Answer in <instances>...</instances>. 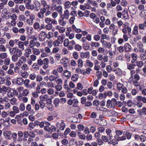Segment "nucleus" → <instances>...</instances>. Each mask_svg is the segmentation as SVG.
<instances>
[{
  "label": "nucleus",
  "mask_w": 146,
  "mask_h": 146,
  "mask_svg": "<svg viewBox=\"0 0 146 146\" xmlns=\"http://www.w3.org/2000/svg\"><path fill=\"white\" fill-rule=\"evenodd\" d=\"M37 63L40 66L43 65V68L46 70L48 67L49 60L47 58H45L43 59L40 58L38 59Z\"/></svg>",
  "instance_id": "nucleus-1"
},
{
  "label": "nucleus",
  "mask_w": 146,
  "mask_h": 146,
  "mask_svg": "<svg viewBox=\"0 0 146 146\" xmlns=\"http://www.w3.org/2000/svg\"><path fill=\"white\" fill-rule=\"evenodd\" d=\"M115 133L116 135L115 136L114 138L117 141H123L125 140L126 138L125 136H123L121 137H119V136L121 135L122 134V132L121 131L117 130L115 131Z\"/></svg>",
  "instance_id": "nucleus-2"
},
{
  "label": "nucleus",
  "mask_w": 146,
  "mask_h": 146,
  "mask_svg": "<svg viewBox=\"0 0 146 146\" xmlns=\"http://www.w3.org/2000/svg\"><path fill=\"white\" fill-rule=\"evenodd\" d=\"M25 86L28 88L33 89L34 88L36 84L35 82H32L30 84V80L27 79L25 80L24 81V83Z\"/></svg>",
  "instance_id": "nucleus-3"
},
{
  "label": "nucleus",
  "mask_w": 146,
  "mask_h": 146,
  "mask_svg": "<svg viewBox=\"0 0 146 146\" xmlns=\"http://www.w3.org/2000/svg\"><path fill=\"white\" fill-rule=\"evenodd\" d=\"M44 21L47 24H53L56 25L57 24V21L54 19H52L50 18L46 17L44 19Z\"/></svg>",
  "instance_id": "nucleus-4"
},
{
  "label": "nucleus",
  "mask_w": 146,
  "mask_h": 146,
  "mask_svg": "<svg viewBox=\"0 0 146 146\" xmlns=\"http://www.w3.org/2000/svg\"><path fill=\"white\" fill-rule=\"evenodd\" d=\"M128 9L129 12L133 15H135L137 11V7L134 5L130 6L128 8Z\"/></svg>",
  "instance_id": "nucleus-5"
},
{
  "label": "nucleus",
  "mask_w": 146,
  "mask_h": 146,
  "mask_svg": "<svg viewBox=\"0 0 146 146\" xmlns=\"http://www.w3.org/2000/svg\"><path fill=\"white\" fill-rule=\"evenodd\" d=\"M46 12V9H40L39 12L37 13V17L40 19H43L44 17V14Z\"/></svg>",
  "instance_id": "nucleus-6"
},
{
  "label": "nucleus",
  "mask_w": 146,
  "mask_h": 146,
  "mask_svg": "<svg viewBox=\"0 0 146 146\" xmlns=\"http://www.w3.org/2000/svg\"><path fill=\"white\" fill-rule=\"evenodd\" d=\"M137 111L140 116L142 115H146V108H143L142 109H138Z\"/></svg>",
  "instance_id": "nucleus-7"
},
{
  "label": "nucleus",
  "mask_w": 146,
  "mask_h": 146,
  "mask_svg": "<svg viewBox=\"0 0 146 146\" xmlns=\"http://www.w3.org/2000/svg\"><path fill=\"white\" fill-rule=\"evenodd\" d=\"M35 18V16L34 15H31L30 16L29 19L27 20V24L30 25H32L33 23V21Z\"/></svg>",
  "instance_id": "nucleus-8"
},
{
  "label": "nucleus",
  "mask_w": 146,
  "mask_h": 146,
  "mask_svg": "<svg viewBox=\"0 0 146 146\" xmlns=\"http://www.w3.org/2000/svg\"><path fill=\"white\" fill-rule=\"evenodd\" d=\"M3 134L6 139L9 140L11 139V131L4 132Z\"/></svg>",
  "instance_id": "nucleus-9"
},
{
  "label": "nucleus",
  "mask_w": 146,
  "mask_h": 146,
  "mask_svg": "<svg viewBox=\"0 0 146 146\" xmlns=\"http://www.w3.org/2000/svg\"><path fill=\"white\" fill-rule=\"evenodd\" d=\"M64 18L61 17L59 19L58 22L59 24L63 26H64L66 24V21L64 20Z\"/></svg>",
  "instance_id": "nucleus-10"
},
{
  "label": "nucleus",
  "mask_w": 146,
  "mask_h": 146,
  "mask_svg": "<svg viewBox=\"0 0 146 146\" xmlns=\"http://www.w3.org/2000/svg\"><path fill=\"white\" fill-rule=\"evenodd\" d=\"M106 133L109 138L111 140L113 138V135L111 133V131L110 129H107L106 130Z\"/></svg>",
  "instance_id": "nucleus-11"
},
{
  "label": "nucleus",
  "mask_w": 146,
  "mask_h": 146,
  "mask_svg": "<svg viewBox=\"0 0 146 146\" xmlns=\"http://www.w3.org/2000/svg\"><path fill=\"white\" fill-rule=\"evenodd\" d=\"M124 47L126 52L130 51L131 49V46L128 43H126L124 44Z\"/></svg>",
  "instance_id": "nucleus-12"
},
{
  "label": "nucleus",
  "mask_w": 146,
  "mask_h": 146,
  "mask_svg": "<svg viewBox=\"0 0 146 146\" xmlns=\"http://www.w3.org/2000/svg\"><path fill=\"white\" fill-rule=\"evenodd\" d=\"M123 17L125 19H128L129 17L127 10L125 8L122 12Z\"/></svg>",
  "instance_id": "nucleus-13"
},
{
  "label": "nucleus",
  "mask_w": 146,
  "mask_h": 146,
  "mask_svg": "<svg viewBox=\"0 0 146 146\" xmlns=\"http://www.w3.org/2000/svg\"><path fill=\"white\" fill-rule=\"evenodd\" d=\"M137 47L138 48L139 52H143L144 51V49L143 48V44L141 42H139L137 44Z\"/></svg>",
  "instance_id": "nucleus-14"
},
{
  "label": "nucleus",
  "mask_w": 146,
  "mask_h": 146,
  "mask_svg": "<svg viewBox=\"0 0 146 146\" xmlns=\"http://www.w3.org/2000/svg\"><path fill=\"white\" fill-rule=\"evenodd\" d=\"M70 15V14L68 10L67 9L64 11L63 17L66 19H68L69 18Z\"/></svg>",
  "instance_id": "nucleus-15"
},
{
  "label": "nucleus",
  "mask_w": 146,
  "mask_h": 146,
  "mask_svg": "<svg viewBox=\"0 0 146 146\" xmlns=\"http://www.w3.org/2000/svg\"><path fill=\"white\" fill-rule=\"evenodd\" d=\"M137 100L139 102L142 101L143 103H146V98L143 97L141 96H138L137 97Z\"/></svg>",
  "instance_id": "nucleus-16"
},
{
  "label": "nucleus",
  "mask_w": 146,
  "mask_h": 146,
  "mask_svg": "<svg viewBox=\"0 0 146 146\" xmlns=\"http://www.w3.org/2000/svg\"><path fill=\"white\" fill-rule=\"evenodd\" d=\"M24 81L23 79L22 78H17L16 83L19 85H22L23 84Z\"/></svg>",
  "instance_id": "nucleus-17"
},
{
  "label": "nucleus",
  "mask_w": 146,
  "mask_h": 146,
  "mask_svg": "<svg viewBox=\"0 0 146 146\" xmlns=\"http://www.w3.org/2000/svg\"><path fill=\"white\" fill-rule=\"evenodd\" d=\"M138 27L137 25H135L132 31V33L133 35L137 36L138 35Z\"/></svg>",
  "instance_id": "nucleus-18"
},
{
  "label": "nucleus",
  "mask_w": 146,
  "mask_h": 146,
  "mask_svg": "<svg viewBox=\"0 0 146 146\" xmlns=\"http://www.w3.org/2000/svg\"><path fill=\"white\" fill-rule=\"evenodd\" d=\"M22 52L21 50L19 49L17 47L15 53L14 54L19 57L21 56L22 55Z\"/></svg>",
  "instance_id": "nucleus-19"
},
{
  "label": "nucleus",
  "mask_w": 146,
  "mask_h": 146,
  "mask_svg": "<svg viewBox=\"0 0 146 146\" xmlns=\"http://www.w3.org/2000/svg\"><path fill=\"white\" fill-rule=\"evenodd\" d=\"M123 135L126 137L127 139H129L131 137L132 134L127 131H124L123 133Z\"/></svg>",
  "instance_id": "nucleus-20"
},
{
  "label": "nucleus",
  "mask_w": 146,
  "mask_h": 146,
  "mask_svg": "<svg viewBox=\"0 0 146 146\" xmlns=\"http://www.w3.org/2000/svg\"><path fill=\"white\" fill-rule=\"evenodd\" d=\"M48 96V95L41 96L40 98V101L43 102H46Z\"/></svg>",
  "instance_id": "nucleus-21"
},
{
  "label": "nucleus",
  "mask_w": 146,
  "mask_h": 146,
  "mask_svg": "<svg viewBox=\"0 0 146 146\" xmlns=\"http://www.w3.org/2000/svg\"><path fill=\"white\" fill-rule=\"evenodd\" d=\"M103 45L105 48H108L109 49L110 48L111 46V43L109 42H106L104 43H103Z\"/></svg>",
  "instance_id": "nucleus-22"
},
{
  "label": "nucleus",
  "mask_w": 146,
  "mask_h": 146,
  "mask_svg": "<svg viewBox=\"0 0 146 146\" xmlns=\"http://www.w3.org/2000/svg\"><path fill=\"white\" fill-rule=\"evenodd\" d=\"M34 106H31V105L28 104L26 107V109L29 112H32L33 111Z\"/></svg>",
  "instance_id": "nucleus-23"
},
{
  "label": "nucleus",
  "mask_w": 146,
  "mask_h": 146,
  "mask_svg": "<svg viewBox=\"0 0 146 146\" xmlns=\"http://www.w3.org/2000/svg\"><path fill=\"white\" fill-rule=\"evenodd\" d=\"M136 66L139 68H141L143 65V63L142 61H136Z\"/></svg>",
  "instance_id": "nucleus-24"
},
{
  "label": "nucleus",
  "mask_w": 146,
  "mask_h": 146,
  "mask_svg": "<svg viewBox=\"0 0 146 146\" xmlns=\"http://www.w3.org/2000/svg\"><path fill=\"white\" fill-rule=\"evenodd\" d=\"M56 29L58 30L59 32L60 33H63L64 32L65 29L64 27H61L59 25L56 27Z\"/></svg>",
  "instance_id": "nucleus-25"
},
{
  "label": "nucleus",
  "mask_w": 146,
  "mask_h": 146,
  "mask_svg": "<svg viewBox=\"0 0 146 146\" xmlns=\"http://www.w3.org/2000/svg\"><path fill=\"white\" fill-rule=\"evenodd\" d=\"M135 64L132 63L127 64V68L129 70H131L134 68Z\"/></svg>",
  "instance_id": "nucleus-26"
},
{
  "label": "nucleus",
  "mask_w": 146,
  "mask_h": 146,
  "mask_svg": "<svg viewBox=\"0 0 146 146\" xmlns=\"http://www.w3.org/2000/svg\"><path fill=\"white\" fill-rule=\"evenodd\" d=\"M33 27L35 30H40V24L38 22L35 23L33 24Z\"/></svg>",
  "instance_id": "nucleus-27"
},
{
  "label": "nucleus",
  "mask_w": 146,
  "mask_h": 146,
  "mask_svg": "<svg viewBox=\"0 0 146 146\" xmlns=\"http://www.w3.org/2000/svg\"><path fill=\"white\" fill-rule=\"evenodd\" d=\"M56 124L57 125L60 124V130H63L64 129L65 127V124L63 122H61L60 124L59 122H58Z\"/></svg>",
  "instance_id": "nucleus-28"
},
{
  "label": "nucleus",
  "mask_w": 146,
  "mask_h": 146,
  "mask_svg": "<svg viewBox=\"0 0 146 146\" xmlns=\"http://www.w3.org/2000/svg\"><path fill=\"white\" fill-rule=\"evenodd\" d=\"M113 106L110 100H108L107 101L106 106L108 108H111L112 107H113Z\"/></svg>",
  "instance_id": "nucleus-29"
},
{
  "label": "nucleus",
  "mask_w": 146,
  "mask_h": 146,
  "mask_svg": "<svg viewBox=\"0 0 146 146\" xmlns=\"http://www.w3.org/2000/svg\"><path fill=\"white\" fill-rule=\"evenodd\" d=\"M90 45L92 47H94L96 48L98 47L100 45V43L99 42H91Z\"/></svg>",
  "instance_id": "nucleus-30"
},
{
  "label": "nucleus",
  "mask_w": 146,
  "mask_h": 146,
  "mask_svg": "<svg viewBox=\"0 0 146 146\" xmlns=\"http://www.w3.org/2000/svg\"><path fill=\"white\" fill-rule=\"evenodd\" d=\"M89 53L88 52H81L80 54V56L82 58H87L89 56Z\"/></svg>",
  "instance_id": "nucleus-31"
},
{
  "label": "nucleus",
  "mask_w": 146,
  "mask_h": 146,
  "mask_svg": "<svg viewBox=\"0 0 146 146\" xmlns=\"http://www.w3.org/2000/svg\"><path fill=\"white\" fill-rule=\"evenodd\" d=\"M63 74L64 76L68 78H69L71 76L70 73L67 70L64 71Z\"/></svg>",
  "instance_id": "nucleus-32"
},
{
  "label": "nucleus",
  "mask_w": 146,
  "mask_h": 146,
  "mask_svg": "<svg viewBox=\"0 0 146 146\" xmlns=\"http://www.w3.org/2000/svg\"><path fill=\"white\" fill-rule=\"evenodd\" d=\"M35 42L34 40H31L30 42L29 45V48H33L35 46Z\"/></svg>",
  "instance_id": "nucleus-33"
},
{
  "label": "nucleus",
  "mask_w": 146,
  "mask_h": 146,
  "mask_svg": "<svg viewBox=\"0 0 146 146\" xmlns=\"http://www.w3.org/2000/svg\"><path fill=\"white\" fill-rule=\"evenodd\" d=\"M40 66L37 63H34L32 66L33 68L35 70H38L40 69Z\"/></svg>",
  "instance_id": "nucleus-34"
},
{
  "label": "nucleus",
  "mask_w": 146,
  "mask_h": 146,
  "mask_svg": "<svg viewBox=\"0 0 146 146\" xmlns=\"http://www.w3.org/2000/svg\"><path fill=\"white\" fill-rule=\"evenodd\" d=\"M54 36V34L53 33L51 32H49L48 33V34H47V35H46L45 36V38H46L48 39H50L52 38Z\"/></svg>",
  "instance_id": "nucleus-35"
},
{
  "label": "nucleus",
  "mask_w": 146,
  "mask_h": 146,
  "mask_svg": "<svg viewBox=\"0 0 146 146\" xmlns=\"http://www.w3.org/2000/svg\"><path fill=\"white\" fill-rule=\"evenodd\" d=\"M9 51L10 53L14 54L16 50L17 47H15L14 48H11V47H8Z\"/></svg>",
  "instance_id": "nucleus-36"
},
{
  "label": "nucleus",
  "mask_w": 146,
  "mask_h": 146,
  "mask_svg": "<svg viewBox=\"0 0 146 146\" xmlns=\"http://www.w3.org/2000/svg\"><path fill=\"white\" fill-rule=\"evenodd\" d=\"M27 60L26 58L24 56H21L19 59V61L22 63L23 64Z\"/></svg>",
  "instance_id": "nucleus-37"
},
{
  "label": "nucleus",
  "mask_w": 146,
  "mask_h": 146,
  "mask_svg": "<svg viewBox=\"0 0 146 146\" xmlns=\"http://www.w3.org/2000/svg\"><path fill=\"white\" fill-rule=\"evenodd\" d=\"M52 24H47L45 26V29L46 30L49 31L53 27Z\"/></svg>",
  "instance_id": "nucleus-38"
},
{
  "label": "nucleus",
  "mask_w": 146,
  "mask_h": 146,
  "mask_svg": "<svg viewBox=\"0 0 146 146\" xmlns=\"http://www.w3.org/2000/svg\"><path fill=\"white\" fill-rule=\"evenodd\" d=\"M33 52L35 54L38 55L40 54V51L37 48H34L33 50Z\"/></svg>",
  "instance_id": "nucleus-39"
},
{
  "label": "nucleus",
  "mask_w": 146,
  "mask_h": 146,
  "mask_svg": "<svg viewBox=\"0 0 146 146\" xmlns=\"http://www.w3.org/2000/svg\"><path fill=\"white\" fill-rule=\"evenodd\" d=\"M41 3L43 5V7L40 9H46V10H47L48 8L47 7H46V6H47V4L46 2L44 0L43 1H41Z\"/></svg>",
  "instance_id": "nucleus-40"
},
{
  "label": "nucleus",
  "mask_w": 146,
  "mask_h": 146,
  "mask_svg": "<svg viewBox=\"0 0 146 146\" xmlns=\"http://www.w3.org/2000/svg\"><path fill=\"white\" fill-rule=\"evenodd\" d=\"M140 140L142 142H145L146 141V134H144L140 135Z\"/></svg>",
  "instance_id": "nucleus-41"
},
{
  "label": "nucleus",
  "mask_w": 146,
  "mask_h": 146,
  "mask_svg": "<svg viewBox=\"0 0 146 146\" xmlns=\"http://www.w3.org/2000/svg\"><path fill=\"white\" fill-rule=\"evenodd\" d=\"M26 7L28 9L33 10L35 8V6L33 4H29L28 5H26Z\"/></svg>",
  "instance_id": "nucleus-42"
},
{
  "label": "nucleus",
  "mask_w": 146,
  "mask_h": 146,
  "mask_svg": "<svg viewBox=\"0 0 146 146\" xmlns=\"http://www.w3.org/2000/svg\"><path fill=\"white\" fill-rule=\"evenodd\" d=\"M10 59L9 58H6L4 60V63L5 65H8L10 63Z\"/></svg>",
  "instance_id": "nucleus-43"
},
{
  "label": "nucleus",
  "mask_w": 146,
  "mask_h": 146,
  "mask_svg": "<svg viewBox=\"0 0 146 146\" xmlns=\"http://www.w3.org/2000/svg\"><path fill=\"white\" fill-rule=\"evenodd\" d=\"M117 88L118 90H121L123 85L120 83H118L117 84Z\"/></svg>",
  "instance_id": "nucleus-44"
},
{
  "label": "nucleus",
  "mask_w": 146,
  "mask_h": 146,
  "mask_svg": "<svg viewBox=\"0 0 146 146\" xmlns=\"http://www.w3.org/2000/svg\"><path fill=\"white\" fill-rule=\"evenodd\" d=\"M47 35V33L44 31H42L39 34V36L43 38Z\"/></svg>",
  "instance_id": "nucleus-45"
},
{
  "label": "nucleus",
  "mask_w": 146,
  "mask_h": 146,
  "mask_svg": "<svg viewBox=\"0 0 146 146\" xmlns=\"http://www.w3.org/2000/svg\"><path fill=\"white\" fill-rule=\"evenodd\" d=\"M57 76L55 77L53 75H51L49 76L48 78L49 80L51 81H53L54 80L56 81V80L57 78Z\"/></svg>",
  "instance_id": "nucleus-46"
},
{
  "label": "nucleus",
  "mask_w": 146,
  "mask_h": 146,
  "mask_svg": "<svg viewBox=\"0 0 146 146\" xmlns=\"http://www.w3.org/2000/svg\"><path fill=\"white\" fill-rule=\"evenodd\" d=\"M17 99L15 98H13L10 100V103L13 105L16 104L17 103Z\"/></svg>",
  "instance_id": "nucleus-47"
},
{
  "label": "nucleus",
  "mask_w": 146,
  "mask_h": 146,
  "mask_svg": "<svg viewBox=\"0 0 146 146\" xmlns=\"http://www.w3.org/2000/svg\"><path fill=\"white\" fill-rule=\"evenodd\" d=\"M60 100L58 98H56L54 101V104L55 107H58L60 102Z\"/></svg>",
  "instance_id": "nucleus-48"
},
{
  "label": "nucleus",
  "mask_w": 146,
  "mask_h": 146,
  "mask_svg": "<svg viewBox=\"0 0 146 146\" xmlns=\"http://www.w3.org/2000/svg\"><path fill=\"white\" fill-rule=\"evenodd\" d=\"M24 43L23 42L19 41L18 43V46L19 48L23 50L24 49Z\"/></svg>",
  "instance_id": "nucleus-49"
},
{
  "label": "nucleus",
  "mask_w": 146,
  "mask_h": 146,
  "mask_svg": "<svg viewBox=\"0 0 146 146\" xmlns=\"http://www.w3.org/2000/svg\"><path fill=\"white\" fill-rule=\"evenodd\" d=\"M140 57L141 60H146V54L145 53L141 54Z\"/></svg>",
  "instance_id": "nucleus-50"
},
{
  "label": "nucleus",
  "mask_w": 146,
  "mask_h": 146,
  "mask_svg": "<svg viewBox=\"0 0 146 146\" xmlns=\"http://www.w3.org/2000/svg\"><path fill=\"white\" fill-rule=\"evenodd\" d=\"M83 47L85 50H88L90 48V45L88 43L84 44H83Z\"/></svg>",
  "instance_id": "nucleus-51"
},
{
  "label": "nucleus",
  "mask_w": 146,
  "mask_h": 146,
  "mask_svg": "<svg viewBox=\"0 0 146 146\" xmlns=\"http://www.w3.org/2000/svg\"><path fill=\"white\" fill-rule=\"evenodd\" d=\"M71 5V3L69 1H67L65 3V7L66 8H69Z\"/></svg>",
  "instance_id": "nucleus-52"
},
{
  "label": "nucleus",
  "mask_w": 146,
  "mask_h": 146,
  "mask_svg": "<svg viewBox=\"0 0 146 146\" xmlns=\"http://www.w3.org/2000/svg\"><path fill=\"white\" fill-rule=\"evenodd\" d=\"M78 66L80 67H82L83 66V62L81 59H79L78 61Z\"/></svg>",
  "instance_id": "nucleus-53"
},
{
  "label": "nucleus",
  "mask_w": 146,
  "mask_h": 146,
  "mask_svg": "<svg viewBox=\"0 0 146 146\" xmlns=\"http://www.w3.org/2000/svg\"><path fill=\"white\" fill-rule=\"evenodd\" d=\"M118 29V27H116L115 28H114L113 29H112L113 31L112 33V34L114 35H115L117 33V31Z\"/></svg>",
  "instance_id": "nucleus-54"
},
{
  "label": "nucleus",
  "mask_w": 146,
  "mask_h": 146,
  "mask_svg": "<svg viewBox=\"0 0 146 146\" xmlns=\"http://www.w3.org/2000/svg\"><path fill=\"white\" fill-rule=\"evenodd\" d=\"M86 64L88 66L90 67H92L93 66V63L89 60H87L86 61Z\"/></svg>",
  "instance_id": "nucleus-55"
},
{
  "label": "nucleus",
  "mask_w": 146,
  "mask_h": 146,
  "mask_svg": "<svg viewBox=\"0 0 146 146\" xmlns=\"http://www.w3.org/2000/svg\"><path fill=\"white\" fill-rule=\"evenodd\" d=\"M25 108V104L24 103H21L20 104L19 107V110L22 111H23Z\"/></svg>",
  "instance_id": "nucleus-56"
},
{
  "label": "nucleus",
  "mask_w": 146,
  "mask_h": 146,
  "mask_svg": "<svg viewBox=\"0 0 146 146\" xmlns=\"http://www.w3.org/2000/svg\"><path fill=\"white\" fill-rule=\"evenodd\" d=\"M117 50L120 53H123L124 50L123 47L121 46L117 47Z\"/></svg>",
  "instance_id": "nucleus-57"
},
{
  "label": "nucleus",
  "mask_w": 146,
  "mask_h": 146,
  "mask_svg": "<svg viewBox=\"0 0 146 146\" xmlns=\"http://www.w3.org/2000/svg\"><path fill=\"white\" fill-rule=\"evenodd\" d=\"M29 92V91L28 89H24L23 90V91L22 95L24 96H26L27 95Z\"/></svg>",
  "instance_id": "nucleus-58"
},
{
  "label": "nucleus",
  "mask_w": 146,
  "mask_h": 146,
  "mask_svg": "<svg viewBox=\"0 0 146 146\" xmlns=\"http://www.w3.org/2000/svg\"><path fill=\"white\" fill-rule=\"evenodd\" d=\"M96 74L97 77L99 79H100L101 78V77L102 76V72L99 71H97L96 73Z\"/></svg>",
  "instance_id": "nucleus-59"
},
{
  "label": "nucleus",
  "mask_w": 146,
  "mask_h": 146,
  "mask_svg": "<svg viewBox=\"0 0 146 146\" xmlns=\"http://www.w3.org/2000/svg\"><path fill=\"white\" fill-rule=\"evenodd\" d=\"M131 57L133 60L136 61L138 58L137 55L135 53H133L131 54Z\"/></svg>",
  "instance_id": "nucleus-60"
},
{
  "label": "nucleus",
  "mask_w": 146,
  "mask_h": 146,
  "mask_svg": "<svg viewBox=\"0 0 146 146\" xmlns=\"http://www.w3.org/2000/svg\"><path fill=\"white\" fill-rule=\"evenodd\" d=\"M9 15L7 12H6L3 14L2 17L6 19H7L9 18Z\"/></svg>",
  "instance_id": "nucleus-61"
},
{
  "label": "nucleus",
  "mask_w": 146,
  "mask_h": 146,
  "mask_svg": "<svg viewBox=\"0 0 146 146\" xmlns=\"http://www.w3.org/2000/svg\"><path fill=\"white\" fill-rule=\"evenodd\" d=\"M77 89L81 90L83 88V85L80 83H78L77 85Z\"/></svg>",
  "instance_id": "nucleus-62"
},
{
  "label": "nucleus",
  "mask_w": 146,
  "mask_h": 146,
  "mask_svg": "<svg viewBox=\"0 0 146 146\" xmlns=\"http://www.w3.org/2000/svg\"><path fill=\"white\" fill-rule=\"evenodd\" d=\"M18 56L13 54L12 56V60L13 62H16L18 59Z\"/></svg>",
  "instance_id": "nucleus-63"
},
{
  "label": "nucleus",
  "mask_w": 146,
  "mask_h": 146,
  "mask_svg": "<svg viewBox=\"0 0 146 146\" xmlns=\"http://www.w3.org/2000/svg\"><path fill=\"white\" fill-rule=\"evenodd\" d=\"M134 78L137 82V81H139L140 79V77L139 75L138 74H135L134 76Z\"/></svg>",
  "instance_id": "nucleus-64"
}]
</instances>
